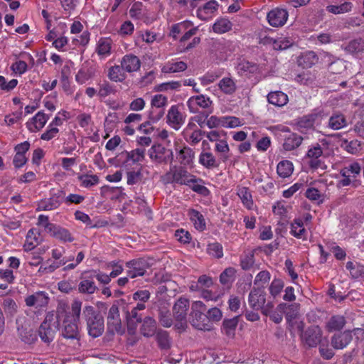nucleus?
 Segmentation results:
<instances>
[{
    "instance_id": "nucleus-1",
    "label": "nucleus",
    "mask_w": 364,
    "mask_h": 364,
    "mask_svg": "<svg viewBox=\"0 0 364 364\" xmlns=\"http://www.w3.org/2000/svg\"><path fill=\"white\" fill-rule=\"evenodd\" d=\"M56 314L58 321L62 322L60 326L62 336L66 339L79 341L81 333L77 324L78 321L72 320L70 313L68 312V304L65 302L58 303Z\"/></svg>"
},
{
    "instance_id": "nucleus-2",
    "label": "nucleus",
    "mask_w": 364,
    "mask_h": 364,
    "mask_svg": "<svg viewBox=\"0 0 364 364\" xmlns=\"http://www.w3.org/2000/svg\"><path fill=\"white\" fill-rule=\"evenodd\" d=\"M86 321L88 333L93 338L99 337L104 331V319L92 306H85L82 313Z\"/></svg>"
},
{
    "instance_id": "nucleus-3",
    "label": "nucleus",
    "mask_w": 364,
    "mask_h": 364,
    "mask_svg": "<svg viewBox=\"0 0 364 364\" xmlns=\"http://www.w3.org/2000/svg\"><path fill=\"white\" fill-rule=\"evenodd\" d=\"M196 176L191 174L187 170L181 166H171L163 176L162 181L164 183H176L191 186V182H195Z\"/></svg>"
},
{
    "instance_id": "nucleus-4",
    "label": "nucleus",
    "mask_w": 364,
    "mask_h": 364,
    "mask_svg": "<svg viewBox=\"0 0 364 364\" xmlns=\"http://www.w3.org/2000/svg\"><path fill=\"white\" fill-rule=\"evenodd\" d=\"M361 171L358 163L354 162L346 166L340 170V174L343 178L338 181V186L346 187L350 185L356 186V177L359 176Z\"/></svg>"
},
{
    "instance_id": "nucleus-5",
    "label": "nucleus",
    "mask_w": 364,
    "mask_h": 364,
    "mask_svg": "<svg viewBox=\"0 0 364 364\" xmlns=\"http://www.w3.org/2000/svg\"><path fill=\"white\" fill-rule=\"evenodd\" d=\"M186 114L183 112V106L172 105L166 114V123L173 129L178 131L185 123Z\"/></svg>"
},
{
    "instance_id": "nucleus-6",
    "label": "nucleus",
    "mask_w": 364,
    "mask_h": 364,
    "mask_svg": "<svg viewBox=\"0 0 364 364\" xmlns=\"http://www.w3.org/2000/svg\"><path fill=\"white\" fill-rule=\"evenodd\" d=\"M148 155L153 162L167 164L173 160V151L161 144L153 145L148 151Z\"/></svg>"
},
{
    "instance_id": "nucleus-7",
    "label": "nucleus",
    "mask_w": 364,
    "mask_h": 364,
    "mask_svg": "<svg viewBox=\"0 0 364 364\" xmlns=\"http://www.w3.org/2000/svg\"><path fill=\"white\" fill-rule=\"evenodd\" d=\"M189 300L188 299L180 297L173 306V316L175 320L179 323L178 328H184L186 324L187 315L189 309Z\"/></svg>"
},
{
    "instance_id": "nucleus-8",
    "label": "nucleus",
    "mask_w": 364,
    "mask_h": 364,
    "mask_svg": "<svg viewBox=\"0 0 364 364\" xmlns=\"http://www.w3.org/2000/svg\"><path fill=\"white\" fill-rule=\"evenodd\" d=\"M305 159L311 168H323V149L321 145L316 144L310 146L305 155Z\"/></svg>"
},
{
    "instance_id": "nucleus-9",
    "label": "nucleus",
    "mask_w": 364,
    "mask_h": 364,
    "mask_svg": "<svg viewBox=\"0 0 364 364\" xmlns=\"http://www.w3.org/2000/svg\"><path fill=\"white\" fill-rule=\"evenodd\" d=\"M64 196L63 190H58L50 197L41 200L38 203L37 210L50 211L57 209L61 204V198Z\"/></svg>"
},
{
    "instance_id": "nucleus-10",
    "label": "nucleus",
    "mask_w": 364,
    "mask_h": 364,
    "mask_svg": "<svg viewBox=\"0 0 364 364\" xmlns=\"http://www.w3.org/2000/svg\"><path fill=\"white\" fill-rule=\"evenodd\" d=\"M288 17V11L279 7L272 9L267 14V20L269 24L276 28L283 26L287 23Z\"/></svg>"
},
{
    "instance_id": "nucleus-11",
    "label": "nucleus",
    "mask_w": 364,
    "mask_h": 364,
    "mask_svg": "<svg viewBox=\"0 0 364 364\" xmlns=\"http://www.w3.org/2000/svg\"><path fill=\"white\" fill-rule=\"evenodd\" d=\"M26 305L28 307H35L36 309L44 308L48 306L50 297L45 291H38L31 295L27 296L25 299Z\"/></svg>"
},
{
    "instance_id": "nucleus-12",
    "label": "nucleus",
    "mask_w": 364,
    "mask_h": 364,
    "mask_svg": "<svg viewBox=\"0 0 364 364\" xmlns=\"http://www.w3.org/2000/svg\"><path fill=\"white\" fill-rule=\"evenodd\" d=\"M127 274L130 278L143 276L149 268L148 262L144 259H137L126 263Z\"/></svg>"
},
{
    "instance_id": "nucleus-13",
    "label": "nucleus",
    "mask_w": 364,
    "mask_h": 364,
    "mask_svg": "<svg viewBox=\"0 0 364 364\" xmlns=\"http://www.w3.org/2000/svg\"><path fill=\"white\" fill-rule=\"evenodd\" d=\"M265 292L262 288L254 287L248 295V304L254 311H258L265 304Z\"/></svg>"
},
{
    "instance_id": "nucleus-14",
    "label": "nucleus",
    "mask_w": 364,
    "mask_h": 364,
    "mask_svg": "<svg viewBox=\"0 0 364 364\" xmlns=\"http://www.w3.org/2000/svg\"><path fill=\"white\" fill-rule=\"evenodd\" d=\"M212 105V100L204 95H198L191 97L187 101V106L192 113H197L199 109H208Z\"/></svg>"
},
{
    "instance_id": "nucleus-15",
    "label": "nucleus",
    "mask_w": 364,
    "mask_h": 364,
    "mask_svg": "<svg viewBox=\"0 0 364 364\" xmlns=\"http://www.w3.org/2000/svg\"><path fill=\"white\" fill-rule=\"evenodd\" d=\"M176 158L178 162L183 166L191 165L195 157L193 150L187 146H178L175 147Z\"/></svg>"
},
{
    "instance_id": "nucleus-16",
    "label": "nucleus",
    "mask_w": 364,
    "mask_h": 364,
    "mask_svg": "<svg viewBox=\"0 0 364 364\" xmlns=\"http://www.w3.org/2000/svg\"><path fill=\"white\" fill-rule=\"evenodd\" d=\"M321 328L318 326H312L302 334L301 338L309 347H315L321 342Z\"/></svg>"
},
{
    "instance_id": "nucleus-17",
    "label": "nucleus",
    "mask_w": 364,
    "mask_h": 364,
    "mask_svg": "<svg viewBox=\"0 0 364 364\" xmlns=\"http://www.w3.org/2000/svg\"><path fill=\"white\" fill-rule=\"evenodd\" d=\"M97 289V287L94 282V277L91 272L83 273L81 281L78 284L79 292L85 294H92Z\"/></svg>"
},
{
    "instance_id": "nucleus-18",
    "label": "nucleus",
    "mask_w": 364,
    "mask_h": 364,
    "mask_svg": "<svg viewBox=\"0 0 364 364\" xmlns=\"http://www.w3.org/2000/svg\"><path fill=\"white\" fill-rule=\"evenodd\" d=\"M282 130L286 132L283 143V148L285 151L294 150L301 144L303 138L301 136L290 132L287 127H284Z\"/></svg>"
},
{
    "instance_id": "nucleus-19",
    "label": "nucleus",
    "mask_w": 364,
    "mask_h": 364,
    "mask_svg": "<svg viewBox=\"0 0 364 364\" xmlns=\"http://www.w3.org/2000/svg\"><path fill=\"white\" fill-rule=\"evenodd\" d=\"M48 119V115L38 112L26 122V127L31 132L36 133L44 127Z\"/></svg>"
},
{
    "instance_id": "nucleus-20",
    "label": "nucleus",
    "mask_w": 364,
    "mask_h": 364,
    "mask_svg": "<svg viewBox=\"0 0 364 364\" xmlns=\"http://www.w3.org/2000/svg\"><path fill=\"white\" fill-rule=\"evenodd\" d=\"M113 41L109 38H100L95 47V52L100 60L108 58L112 52Z\"/></svg>"
},
{
    "instance_id": "nucleus-21",
    "label": "nucleus",
    "mask_w": 364,
    "mask_h": 364,
    "mask_svg": "<svg viewBox=\"0 0 364 364\" xmlns=\"http://www.w3.org/2000/svg\"><path fill=\"white\" fill-rule=\"evenodd\" d=\"M107 326L112 332H119L121 329V318L119 306L117 304H112L107 315Z\"/></svg>"
},
{
    "instance_id": "nucleus-22",
    "label": "nucleus",
    "mask_w": 364,
    "mask_h": 364,
    "mask_svg": "<svg viewBox=\"0 0 364 364\" xmlns=\"http://www.w3.org/2000/svg\"><path fill=\"white\" fill-rule=\"evenodd\" d=\"M185 140L191 145H196L202 139V132L193 123H188L183 131Z\"/></svg>"
},
{
    "instance_id": "nucleus-23",
    "label": "nucleus",
    "mask_w": 364,
    "mask_h": 364,
    "mask_svg": "<svg viewBox=\"0 0 364 364\" xmlns=\"http://www.w3.org/2000/svg\"><path fill=\"white\" fill-rule=\"evenodd\" d=\"M120 64L125 72L131 73L139 70L141 63L136 55L129 53L122 58Z\"/></svg>"
},
{
    "instance_id": "nucleus-24",
    "label": "nucleus",
    "mask_w": 364,
    "mask_h": 364,
    "mask_svg": "<svg viewBox=\"0 0 364 364\" xmlns=\"http://www.w3.org/2000/svg\"><path fill=\"white\" fill-rule=\"evenodd\" d=\"M218 4L215 0H211L197 10V16L203 21H207L217 12Z\"/></svg>"
},
{
    "instance_id": "nucleus-25",
    "label": "nucleus",
    "mask_w": 364,
    "mask_h": 364,
    "mask_svg": "<svg viewBox=\"0 0 364 364\" xmlns=\"http://www.w3.org/2000/svg\"><path fill=\"white\" fill-rule=\"evenodd\" d=\"M353 336L350 331L334 335L331 338V345L336 349L346 348L352 341Z\"/></svg>"
},
{
    "instance_id": "nucleus-26",
    "label": "nucleus",
    "mask_w": 364,
    "mask_h": 364,
    "mask_svg": "<svg viewBox=\"0 0 364 364\" xmlns=\"http://www.w3.org/2000/svg\"><path fill=\"white\" fill-rule=\"evenodd\" d=\"M290 233L296 238L306 240L307 230L304 227L302 219L297 218L293 220L290 225Z\"/></svg>"
},
{
    "instance_id": "nucleus-27",
    "label": "nucleus",
    "mask_w": 364,
    "mask_h": 364,
    "mask_svg": "<svg viewBox=\"0 0 364 364\" xmlns=\"http://www.w3.org/2000/svg\"><path fill=\"white\" fill-rule=\"evenodd\" d=\"M41 241L40 232L38 230L32 228L29 230L26 235V242L23 245L25 251L33 250Z\"/></svg>"
},
{
    "instance_id": "nucleus-28",
    "label": "nucleus",
    "mask_w": 364,
    "mask_h": 364,
    "mask_svg": "<svg viewBox=\"0 0 364 364\" xmlns=\"http://www.w3.org/2000/svg\"><path fill=\"white\" fill-rule=\"evenodd\" d=\"M191 316L192 317L191 323L196 328L203 331L210 329V326L205 323L206 315H204L203 311H192Z\"/></svg>"
},
{
    "instance_id": "nucleus-29",
    "label": "nucleus",
    "mask_w": 364,
    "mask_h": 364,
    "mask_svg": "<svg viewBox=\"0 0 364 364\" xmlns=\"http://www.w3.org/2000/svg\"><path fill=\"white\" fill-rule=\"evenodd\" d=\"M187 64L183 61H176L174 60L168 61L161 67V73L164 74L175 73L186 70Z\"/></svg>"
},
{
    "instance_id": "nucleus-30",
    "label": "nucleus",
    "mask_w": 364,
    "mask_h": 364,
    "mask_svg": "<svg viewBox=\"0 0 364 364\" xmlns=\"http://www.w3.org/2000/svg\"><path fill=\"white\" fill-rule=\"evenodd\" d=\"M236 70L240 75H247L256 73L258 70L257 64L245 60V59H240L237 65Z\"/></svg>"
},
{
    "instance_id": "nucleus-31",
    "label": "nucleus",
    "mask_w": 364,
    "mask_h": 364,
    "mask_svg": "<svg viewBox=\"0 0 364 364\" xmlns=\"http://www.w3.org/2000/svg\"><path fill=\"white\" fill-rule=\"evenodd\" d=\"M237 194L240 198L242 205L248 210H252L254 206L252 193L247 187L237 186Z\"/></svg>"
},
{
    "instance_id": "nucleus-32",
    "label": "nucleus",
    "mask_w": 364,
    "mask_h": 364,
    "mask_svg": "<svg viewBox=\"0 0 364 364\" xmlns=\"http://www.w3.org/2000/svg\"><path fill=\"white\" fill-rule=\"evenodd\" d=\"M238 322V316H235L229 319H225L223 322V326L221 328L222 333L230 338H234Z\"/></svg>"
},
{
    "instance_id": "nucleus-33",
    "label": "nucleus",
    "mask_w": 364,
    "mask_h": 364,
    "mask_svg": "<svg viewBox=\"0 0 364 364\" xmlns=\"http://www.w3.org/2000/svg\"><path fill=\"white\" fill-rule=\"evenodd\" d=\"M232 23L225 17L218 18L212 26V31L217 34H223L232 30Z\"/></svg>"
},
{
    "instance_id": "nucleus-34",
    "label": "nucleus",
    "mask_w": 364,
    "mask_h": 364,
    "mask_svg": "<svg viewBox=\"0 0 364 364\" xmlns=\"http://www.w3.org/2000/svg\"><path fill=\"white\" fill-rule=\"evenodd\" d=\"M38 334L43 342L49 343L54 338L55 331L52 328L50 323L46 320L41 324Z\"/></svg>"
},
{
    "instance_id": "nucleus-35",
    "label": "nucleus",
    "mask_w": 364,
    "mask_h": 364,
    "mask_svg": "<svg viewBox=\"0 0 364 364\" xmlns=\"http://www.w3.org/2000/svg\"><path fill=\"white\" fill-rule=\"evenodd\" d=\"M94 75L93 68L84 64L75 75V79L78 84L82 85L91 80Z\"/></svg>"
},
{
    "instance_id": "nucleus-36",
    "label": "nucleus",
    "mask_w": 364,
    "mask_h": 364,
    "mask_svg": "<svg viewBox=\"0 0 364 364\" xmlns=\"http://www.w3.org/2000/svg\"><path fill=\"white\" fill-rule=\"evenodd\" d=\"M108 78L115 82H122L127 77V75L122 65L111 66L108 70Z\"/></svg>"
},
{
    "instance_id": "nucleus-37",
    "label": "nucleus",
    "mask_w": 364,
    "mask_h": 364,
    "mask_svg": "<svg viewBox=\"0 0 364 364\" xmlns=\"http://www.w3.org/2000/svg\"><path fill=\"white\" fill-rule=\"evenodd\" d=\"M293 163L289 160H282L277 166V173L282 178L290 177L294 171Z\"/></svg>"
},
{
    "instance_id": "nucleus-38",
    "label": "nucleus",
    "mask_w": 364,
    "mask_h": 364,
    "mask_svg": "<svg viewBox=\"0 0 364 364\" xmlns=\"http://www.w3.org/2000/svg\"><path fill=\"white\" fill-rule=\"evenodd\" d=\"M198 162L203 167L209 169L218 166L215 156L210 151H203L199 155Z\"/></svg>"
},
{
    "instance_id": "nucleus-39",
    "label": "nucleus",
    "mask_w": 364,
    "mask_h": 364,
    "mask_svg": "<svg viewBox=\"0 0 364 364\" xmlns=\"http://www.w3.org/2000/svg\"><path fill=\"white\" fill-rule=\"evenodd\" d=\"M220 90L225 95L233 94L237 89L236 82L231 77H224L218 83Z\"/></svg>"
},
{
    "instance_id": "nucleus-40",
    "label": "nucleus",
    "mask_w": 364,
    "mask_h": 364,
    "mask_svg": "<svg viewBox=\"0 0 364 364\" xmlns=\"http://www.w3.org/2000/svg\"><path fill=\"white\" fill-rule=\"evenodd\" d=\"M50 235L56 239L63 242H71L74 240V237L68 229L55 225L50 231Z\"/></svg>"
},
{
    "instance_id": "nucleus-41",
    "label": "nucleus",
    "mask_w": 364,
    "mask_h": 364,
    "mask_svg": "<svg viewBox=\"0 0 364 364\" xmlns=\"http://www.w3.org/2000/svg\"><path fill=\"white\" fill-rule=\"evenodd\" d=\"M267 100L270 104L282 107L288 102V97L281 91L271 92L267 95Z\"/></svg>"
},
{
    "instance_id": "nucleus-42",
    "label": "nucleus",
    "mask_w": 364,
    "mask_h": 364,
    "mask_svg": "<svg viewBox=\"0 0 364 364\" xmlns=\"http://www.w3.org/2000/svg\"><path fill=\"white\" fill-rule=\"evenodd\" d=\"M267 43L272 45L274 49L282 50L289 48L293 44V41L287 37L281 36L277 39L269 38Z\"/></svg>"
},
{
    "instance_id": "nucleus-43",
    "label": "nucleus",
    "mask_w": 364,
    "mask_h": 364,
    "mask_svg": "<svg viewBox=\"0 0 364 364\" xmlns=\"http://www.w3.org/2000/svg\"><path fill=\"white\" fill-rule=\"evenodd\" d=\"M347 125V122L345 116L340 113H335L328 120V127L333 130L341 129Z\"/></svg>"
},
{
    "instance_id": "nucleus-44",
    "label": "nucleus",
    "mask_w": 364,
    "mask_h": 364,
    "mask_svg": "<svg viewBox=\"0 0 364 364\" xmlns=\"http://www.w3.org/2000/svg\"><path fill=\"white\" fill-rule=\"evenodd\" d=\"M191 220L196 229L203 231L205 228V220L204 216L198 210L192 209L188 212Z\"/></svg>"
},
{
    "instance_id": "nucleus-45",
    "label": "nucleus",
    "mask_w": 364,
    "mask_h": 364,
    "mask_svg": "<svg viewBox=\"0 0 364 364\" xmlns=\"http://www.w3.org/2000/svg\"><path fill=\"white\" fill-rule=\"evenodd\" d=\"M156 321L151 317H147L144 320L141 328V333L144 336L151 337L156 333Z\"/></svg>"
},
{
    "instance_id": "nucleus-46",
    "label": "nucleus",
    "mask_w": 364,
    "mask_h": 364,
    "mask_svg": "<svg viewBox=\"0 0 364 364\" xmlns=\"http://www.w3.org/2000/svg\"><path fill=\"white\" fill-rule=\"evenodd\" d=\"M346 324V319L343 316H333L327 323L326 327L329 331H339Z\"/></svg>"
},
{
    "instance_id": "nucleus-47",
    "label": "nucleus",
    "mask_w": 364,
    "mask_h": 364,
    "mask_svg": "<svg viewBox=\"0 0 364 364\" xmlns=\"http://www.w3.org/2000/svg\"><path fill=\"white\" fill-rule=\"evenodd\" d=\"M223 74V69H217L215 70L209 71L206 73L203 76L199 78L200 83L203 86H206L213 82H215L217 79L220 77Z\"/></svg>"
},
{
    "instance_id": "nucleus-48",
    "label": "nucleus",
    "mask_w": 364,
    "mask_h": 364,
    "mask_svg": "<svg viewBox=\"0 0 364 364\" xmlns=\"http://www.w3.org/2000/svg\"><path fill=\"white\" fill-rule=\"evenodd\" d=\"M353 5L350 1H346L340 5H330L326 7V10L333 14H342L352 11Z\"/></svg>"
},
{
    "instance_id": "nucleus-49",
    "label": "nucleus",
    "mask_w": 364,
    "mask_h": 364,
    "mask_svg": "<svg viewBox=\"0 0 364 364\" xmlns=\"http://www.w3.org/2000/svg\"><path fill=\"white\" fill-rule=\"evenodd\" d=\"M318 61L316 53L313 51H309L304 53L299 59V64L304 68H311Z\"/></svg>"
},
{
    "instance_id": "nucleus-50",
    "label": "nucleus",
    "mask_w": 364,
    "mask_h": 364,
    "mask_svg": "<svg viewBox=\"0 0 364 364\" xmlns=\"http://www.w3.org/2000/svg\"><path fill=\"white\" fill-rule=\"evenodd\" d=\"M193 26V23L189 21H184L183 22L173 25L171 28L170 35L174 38H177L179 33H182Z\"/></svg>"
},
{
    "instance_id": "nucleus-51",
    "label": "nucleus",
    "mask_w": 364,
    "mask_h": 364,
    "mask_svg": "<svg viewBox=\"0 0 364 364\" xmlns=\"http://www.w3.org/2000/svg\"><path fill=\"white\" fill-rule=\"evenodd\" d=\"M215 151L221 155L223 161L228 160V156L227 154L230 151V147L227 141V136L218 144H215Z\"/></svg>"
},
{
    "instance_id": "nucleus-52",
    "label": "nucleus",
    "mask_w": 364,
    "mask_h": 364,
    "mask_svg": "<svg viewBox=\"0 0 364 364\" xmlns=\"http://www.w3.org/2000/svg\"><path fill=\"white\" fill-rule=\"evenodd\" d=\"M82 302L79 299H75L73 301L70 309L68 307V312L70 313L72 320L75 321H80V316L81 314Z\"/></svg>"
},
{
    "instance_id": "nucleus-53",
    "label": "nucleus",
    "mask_w": 364,
    "mask_h": 364,
    "mask_svg": "<svg viewBox=\"0 0 364 364\" xmlns=\"http://www.w3.org/2000/svg\"><path fill=\"white\" fill-rule=\"evenodd\" d=\"M305 196L309 200L317 201L318 203H322L324 198V194L318 189L314 187L307 188L305 193Z\"/></svg>"
},
{
    "instance_id": "nucleus-54",
    "label": "nucleus",
    "mask_w": 364,
    "mask_h": 364,
    "mask_svg": "<svg viewBox=\"0 0 364 364\" xmlns=\"http://www.w3.org/2000/svg\"><path fill=\"white\" fill-rule=\"evenodd\" d=\"M235 269L232 267L226 268L220 275V282L226 285L232 283L235 279Z\"/></svg>"
},
{
    "instance_id": "nucleus-55",
    "label": "nucleus",
    "mask_w": 364,
    "mask_h": 364,
    "mask_svg": "<svg viewBox=\"0 0 364 364\" xmlns=\"http://www.w3.org/2000/svg\"><path fill=\"white\" fill-rule=\"evenodd\" d=\"M364 49V40L363 38L354 39L349 42L346 50L351 53L361 52Z\"/></svg>"
},
{
    "instance_id": "nucleus-56",
    "label": "nucleus",
    "mask_w": 364,
    "mask_h": 364,
    "mask_svg": "<svg viewBox=\"0 0 364 364\" xmlns=\"http://www.w3.org/2000/svg\"><path fill=\"white\" fill-rule=\"evenodd\" d=\"M208 253L213 257L220 259L223 257V248L218 242L210 243L208 245Z\"/></svg>"
},
{
    "instance_id": "nucleus-57",
    "label": "nucleus",
    "mask_w": 364,
    "mask_h": 364,
    "mask_svg": "<svg viewBox=\"0 0 364 364\" xmlns=\"http://www.w3.org/2000/svg\"><path fill=\"white\" fill-rule=\"evenodd\" d=\"M81 186L89 188L99 183V178L96 175H82L78 177Z\"/></svg>"
},
{
    "instance_id": "nucleus-58",
    "label": "nucleus",
    "mask_w": 364,
    "mask_h": 364,
    "mask_svg": "<svg viewBox=\"0 0 364 364\" xmlns=\"http://www.w3.org/2000/svg\"><path fill=\"white\" fill-rule=\"evenodd\" d=\"M156 338L161 348L167 349L170 347V339L166 331L162 330L159 331L156 333Z\"/></svg>"
},
{
    "instance_id": "nucleus-59",
    "label": "nucleus",
    "mask_w": 364,
    "mask_h": 364,
    "mask_svg": "<svg viewBox=\"0 0 364 364\" xmlns=\"http://www.w3.org/2000/svg\"><path fill=\"white\" fill-rule=\"evenodd\" d=\"M270 280V273L268 271H261L255 277L254 284L262 288Z\"/></svg>"
},
{
    "instance_id": "nucleus-60",
    "label": "nucleus",
    "mask_w": 364,
    "mask_h": 364,
    "mask_svg": "<svg viewBox=\"0 0 364 364\" xmlns=\"http://www.w3.org/2000/svg\"><path fill=\"white\" fill-rule=\"evenodd\" d=\"M3 307L8 316H12L17 312L18 306L12 299H5L3 302Z\"/></svg>"
},
{
    "instance_id": "nucleus-61",
    "label": "nucleus",
    "mask_w": 364,
    "mask_h": 364,
    "mask_svg": "<svg viewBox=\"0 0 364 364\" xmlns=\"http://www.w3.org/2000/svg\"><path fill=\"white\" fill-rule=\"evenodd\" d=\"M202 182V179L196 178L195 182H191L190 187L194 192L207 196L210 194V191L205 186L201 184Z\"/></svg>"
},
{
    "instance_id": "nucleus-62",
    "label": "nucleus",
    "mask_w": 364,
    "mask_h": 364,
    "mask_svg": "<svg viewBox=\"0 0 364 364\" xmlns=\"http://www.w3.org/2000/svg\"><path fill=\"white\" fill-rule=\"evenodd\" d=\"M181 86V84L179 81H169L166 82H163L156 86V90L159 92H165L168 90H177Z\"/></svg>"
},
{
    "instance_id": "nucleus-63",
    "label": "nucleus",
    "mask_w": 364,
    "mask_h": 364,
    "mask_svg": "<svg viewBox=\"0 0 364 364\" xmlns=\"http://www.w3.org/2000/svg\"><path fill=\"white\" fill-rule=\"evenodd\" d=\"M114 90L113 86L108 82L105 81L103 83L99 85V89L97 90V95L100 98H105L113 93Z\"/></svg>"
},
{
    "instance_id": "nucleus-64",
    "label": "nucleus",
    "mask_w": 364,
    "mask_h": 364,
    "mask_svg": "<svg viewBox=\"0 0 364 364\" xmlns=\"http://www.w3.org/2000/svg\"><path fill=\"white\" fill-rule=\"evenodd\" d=\"M284 288V282L279 279H274L269 286V293L274 297L278 296Z\"/></svg>"
}]
</instances>
